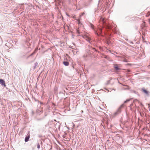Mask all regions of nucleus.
Returning <instances> with one entry per match:
<instances>
[{
  "label": "nucleus",
  "instance_id": "obj_1",
  "mask_svg": "<svg viewBox=\"0 0 150 150\" xmlns=\"http://www.w3.org/2000/svg\"><path fill=\"white\" fill-rule=\"evenodd\" d=\"M102 20V23L103 25V28H105L108 31V35L110 36V35L112 32H115L116 30V28L115 27L113 28L112 26L106 23L105 20L103 18H101Z\"/></svg>",
  "mask_w": 150,
  "mask_h": 150
},
{
  "label": "nucleus",
  "instance_id": "obj_2",
  "mask_svg": "<svg viewBox=\"0 0 150 150\" xmlns=\"http://www.w3.org/2000/svg\"><path fill=\"white\" fill-rule=\"evenodd\" d=\"M94 33L97 36L104 37V36L103 34L102 28H101L99 27L97 31L94 30Z\"/></svg>",
  "mask_w": 150,
  "mask_h": 150
},
{
  "label": "nucleus",
  "instance_id": "obj_3",
  "mask_svg": "<svg viewBox=\"0 0 150 150\" xmlns=\"http://www.w3.org/2000/svg\"><path fill=\"white\" fill-rule=\"evenodd\" d=\"M124 104H122L120 107H119V108H118V109L117 110V111L114 114V116H116L118 114L120 113L121 112V109L122 108H123L124 106Z\"/></svg>",
  "mask_w": 150,
  "mask_h": 150
},
{
  "label": "nucleus",
  "instance_id": "obj_4",
  "mask_svg": "<svg viewBox=\"0 0 150 150\" xmlns=\"http://www.w3.org/2000/svg\"><path fill=\"white\" fill-rule=\"evenodd\" d=\"M83 38L87 41L88 42L90 43H91V39L88 36L86 35H84L83 36Z\"/></svg>",
  "mask_w": 150,
  "mask_h": 150
},
{
  "label": "nucleus",
  "instance_id": "obj_5",
  "mask_svg": "<svg viewBox=\"0 0 150 150\" xmlns=\"http://www.w3.org/2000/svg\"><path fill=\"white\" fill-rule=\"evenodd\" d=\"M0 84L4 86H6L4 81L2 79H0Z\"/></svg>",
  "mask_w": 150,
  "mask_h": 150
},
{
  "label": "nucleus",
  "instance_id": "obj_6",
  "mask_svg": "<svg viewBox=\"0 0 150 150\" xmlns=\"http://www.w3.org/2000/svg\"><path fill=\"white\" fill-rule=\"evenodd\" d=\"M125 19L126 21H131L132 20V18L129 16L126 17L125 18Z\"/></svg>",
  "mask_w": 150,
  "mask_h": 150
},
{
  "label": "nucleus",
  "instance_id": "obj_7",
  "mask_svg": "<svg viewBox=\"0 0 150 150\" xmlns=\"http://www.w3.org/2000/svg\"><path fill=\"white\" fill-rule=\"evenodd\" d=\"M105 43L108 45L111 44V42L109 40V39H107L105 41Z\"/></svg>",
  "mask_w": 150,
  "mask_h": 150
},
{
  "label": "nucleus",
  "instance_id": "obj_8",
  "mask_svg": "<svg viewBox=\"0 0 150 150\" xmlns=\"http://www.w3.org/2000/svg\"><path fill=\"white\" fill-rule=\"evenodd\" d=\"M63 64L65 66H68L69 65V62L68 61H64L63 62Z\"/></svg>",
  "mask_w": 150,
  "mask_h": 150
},
{
  "label": "nucleus",
  "instance_id": "obj_9",
  "mask_svg": "<svg viewBox=\"0 0 150 150\" xmlns=\"http://www.w3.org/2000/svg\"><path fill=\"white\" fill-rule=\"evenodd\" d=\"M143 91L147 95L149 94V91L144 89H142Z\"/></svg>",
  "mask_w": 150,
  "mask_h": 150
},
{
  "label": "nucleus",
  "instance_id": "obj_10",
  "mask_svg": "<svg viewBox=\"0 0 150 150\" xmlns=\"http://www.w3.org/2000/svg\"><path fill=\"white\" fill-rule=\"evenodd\" d=\"M30 138V136L29 135L28 136L26 137L25 139V142H27L28 141L29 139Z\"/></svg>",
  "mask_w": 150,
  "mask_h": 150
},
{
  "label": "nucleus",
  "instance_id": "obj_11",
  "mask_svg": "<svg viewBox=\"0 0 150 150\" xmlns=\"http://www.w3.org/2000/svg\"><path fill=\"white\" fill-rule=\"evenodd\" d=\"M114 68L115 70H120V69L119 68L118 66L117 65H115L114 67Z\"/></svg>",
  "mask_w": 150,
  "mask_h": 150
},
{
  "label": "nucleus",
  "instance_id": "obj_12",
  "mask_svg": "<svg viewBox=\"0 0 150 150\" xmlns=\"http://www.w3.org/2000/svg\"><path fill=\"white\" fill-rule=\"evenodd\" d=\"M38 63L37 62H35L34 64V66L33 67V69L34 70L36 68V67L38 66Z\"/></svg>",
  "mask_w": 150,
  "mask_h": 150
},
{
  "label": "nucleus",
  "instance_id": "obj_13",
  "mask_svg": "<svg viewBox=\"0 0 150 150\" xmlns=\"http://www.w3.org/2000/svg\"><path fill=\"white\" fill-rule=\"evenodd\" d=\"M38 50V48H36L35 49V51L33 53H32L31 54H30L29 56V57H30V56H32L36 52V51H37V50Z\"/></svg>",
  "mask_w": 150,
  "mask_h": 150
},
{
  "label": "nucleus",
  "instance_id": "obj_14",
  "mask_svg": "<svg viewBox=\"0 0 150 150\" xmlns=\"http://www.w3.org/2000/svg\"><path fill=\"white\" fill-rule=\"evenodd\" d=\"M103 122H104V125L105 124L106 125H108V122L107 121L104 120Z\"/></svg>",
  "mask_w": 150,
  "mask_h": 150
},
{
  "label": "nucleus",
  "instance_id": "obj_15",
  "mask_svg": "<svg viewBox=\"0 0 150 150\" xmlns=\"http://www.w3.org/2000/svg\"><path fill=\"white\" fill-rule=\"evenodd\" d=\"M131 99H129L126 100L124 102V103H127L128 102H129L131 100Z\"/></svg>",
  "mask_w": 150,
  "mask_h": 150
},
{
  "label": "nucleus",
  "instance_id": "obj_16",
  "mask_svg": "<svg viewBox=\"0 0 150 150\" xmlns=\"http://www.w3.org/2000/svg\"><path fill=\"white\" fill-rule=\"evenodd\" d=\"M101 125L103 126V127L105 128V125H104V122H103V121H102V123H101Z\"/></svg>",
  "mask_w": 150,
  "mask_h": 150
},
{
  "label": "nucleus",
  "instance_id": "obj_17",
  "mask_svg": "<svg viewBox=\"0 0 150 150\" xmlns=\"http://www.w3.org/2000/svg\"><path fill=\"white\" fill-rule=\"evenodd\" d=\"M111 79H110L109 80H108V81H107V82L106 83V85H108V84L110 83V80H111Z\"/></svg>",
  "mask_w": 150,
  "mask_h": 150
},
{
  "label": "nucleus",
  "instance_id": "obj_18",
  "mask_svg": "<svg viewBox=\"0 0 150 150\" xmlns=\"http://www.w3.org/2000/svg\"><path fill=\"white\" fill-rule=\"evenodd\" d=\"M132 93H134L136 94H138V92L135 91H132Z\"/></svg>",
  "mask_w": 150,
  "mask_h": 150
},
{
  "label": "nucleus",
  "instance_id": "obj_19",
  "mask_svg": "<svg viewBox=\"0 0 150 150\" xmlns=\"http://www.w3.org/2000/svg\"><path fill=\"white\" fill-rule=\"evenodd\" d=\"M40 148V145L39 143H38L37 144V148L38 149H39Z\"/></svg>",
  "mask_w": 150,
  "mask_h": 150
},
{
  "label": "nucleus",
  "instance_id": "obj_20",
  "mask_svg": "<svg viewBox=\"0 0 150 150\" xmlns=\"http://www.w3.org/2000/svg\"><path fill=\"white\" fill-rule=\"evenodd\" d=\"M91 48L92 50H94L95 51H96L97 52H98V51L96 49H95V48Z\"/></svg>",
  "mask_w": 150,
  "mask_h": 150
},
{
  "label": "nucleus",
  "instance_id": "obj_21",
  "mask_svg": "<svg viewBox=\"0 0 150 150\" xmlns=\"http://www.w3.org/2000/svg\"><path fill=\"white\" fill-rule=\"evenodd\" d=\"M91 28L92 29H94V26L93 25H91Z\"/></svg>",
  "mask_w": 150,
  "mask_h": 150
},
{
  "label": "nucleus",
  "instance_id": "obj_22",
  "mask_svg": "<svg viewBox=\"0 0 150 150\" xmlns=\"http://www.w3.org/2000/svg\"><path fill=\"white\" fill-rule=\"evenodd\" d=\"M69 47L70 48H71L72 49H74V48H73V47L72 46H69Z\"/></svg>",
  "mask_w": 150,
  "mask_h": 150
},
{
  "label": "nucleus",
  "instance_id": "obj_23",
  "mask_svg": "<svg viewBox=\"0 0 150 150\" xmlns=\"http://www.w3.org/2000/svg\"><path fill=\"white\" fill-rule=\"evenodd\" d=\"M40 144H42V141H40Z\"/></svg>",
  "mask_w": 150,
  "mask_h": 150
},
{
  "label": "nucleus",
  "instance_id": "obj_24",
  "mask_svg": "<svg viewBox=\"0 0 150 150\" xmlns=\"http://www.w3.org/2000/svg\"><path fill=\"white\" fill-rule=\"evenodd\" d=\"M100 2V0H99L98 1V6L99 5V3Z\"/></svg>",
  "mask_w": 150,
  "mask_h": 150
},
{
  "label": "nucleus",
  "instance_id": "obj_25",
  "mask_svg": "<svg viewBox=\"0 0 150 150\" xmlns=\"http://www.w3.org/2000/svg\"><path fill=\"white\" fill-rule=\"evenodd\" d=\"M96 11H95V12H94V13H95L96 12Z\"/></svg>",
  "mask_w": 150,
  "mask_h": 150
},
{
  "label": "nucleus",
  "instance_id": "obj_26",
  "mask_svg": "<svg viewBox=\"0 0 150 150\" xmlns=\"http://www.w3.org/2000/svg\"><path fill=\"white\" fill-rule=\"evenodd\" d=\"M52 149V147H51V148H50V149Z\"/></svg>",
  "mask_w": 150,
  "mask_h": 150
},
{
  "label": "nucleus",
  "instance_id": "obj_27",
  "mask_svg": "<svg viewBox=\"0 0 150 150\" xmlns=\"http://www.w3.org/2000/svg\"><path fill=\"white\" fill-rule=\"evenodd\" d=\"M81 112H83V110H82V111H81Z\"/></svg>",
  "mask_w": 150,
  "mask_h": 150
},
{
  "label": "nucleus",
  "instance_id": "obj_28",
  "mask_svg": "<svg viewBox=\"0 0 150 150\" xmlns=\"http://www.w3.org/2000/svg\"><path fill=\"white\" fill-rule=\"evenodd\" d=\"M72 67H73V68H74V66L73 65L72 66Z\"/></svg>",
  "mask_w": 150,
  "mask_h": 150
},
{
  "label": "nucleus",
  "instance_id": "obj_29",
  "mask_svg": "<svg viewBox=\"0 0 150 150\" xmlns=\"http://www.w3.org/2000/svg\"><path fill=\"white\" fill-rule=\"evenodd\" d=\"M98 8H97V10H98Z\"/></svg>",
  "mask_w": 150,
  "mask_h": 150
},
{
  "label": "nucleus",
  "instance_id": "obj_30",
  "mask_svg": "<svg viewBox=\"0 0 150 150\" xmlns=\"http://www.w3.org/2000/svg\"><path fill=\"white\" fill-rule=\"evenodd\" d=\"M67 16H69L68 15H67Z\"/></svg>",
  "mask_w": 150,
  "mask_h": 150
},
{
  "label": "nucleus",
  "instance_id": "obj_31",
  "mask_svg": "<svg viewBox=\"0 0 150 150\" xmlns=\"http://www.w3.org/2000/svg\"><path fill=\"white\" fill-rule=\"evenodd\" d=\"M105 34H106V33H105Z\"/></svg>",
  "mask_w": 150,
  "mask_h": 150
},
{
  "label": "nucleus",
  "instance_id": "obj_32",
  "mask_svg": "<svg viewBox=\"0 0 150 150\" xmlns=\"http://www.w3.org/2000/svg\"><path fill=\"white\" fill-rule=\"evenodd\" d=\"M149 110L150 111V108L149 109Z\"/></svg>",
  "mask_w": 150,
  "mask_h": 150
}]
</instances>
